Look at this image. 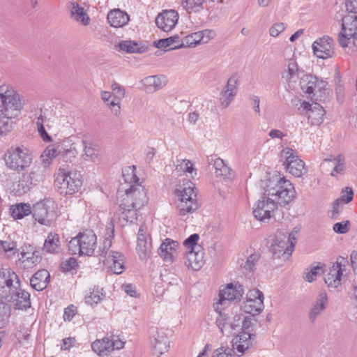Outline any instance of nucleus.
I'll return each instance as SVG.
<instances>
[{
	"instance_id": "nucleus-1",
	"label": "nucleus",
	"mask_w": 357,
	"mask_h": 357,
	"mask_svg": "<svg viewBox=\"0 0 357 357\" xmlns=\"http://www.w3.org/2000/svg\"><path fill=\"white\" fill-rule=\"evenodd\" d=\"M24 105L23 96L13 85L0 84V136L11 130L10 120L21 114Z\"/></svg>"
},
{
	"instance_id": "nucleus-2",
	"label": "nucleus",
	"mask_w": 357,
	"mask_h": 357,
	"mask_svg": "<svg viewBox=\"0 0 357 357\" xmlns=\"http://www.w3.org/2000/svg\"><path fill=\"white\" fill-rule=\"evenodd\" d=\"M121 190L125 191L119 206L121 217L126 222H133L137 219L138 211L148 203L147 190L141 185L126 188L123 184Z\"/></svg>"
},
{
	"instance_id": "nucleus-3",
	"label": "nucleus",
	"mask_w": 357,
	"mask_h": 357,
	"mask_svg": "<svg viewBox=\"0 0 357 357\" xmlns=\"http://www.w3.org/2000/svg\"><path fill=\"white\" fill-rule=\"evenodd\" d=\"M20 283L18 276L9 268H1L0 270V287L8 289L11 299L15 301L17 309L23 310L30 307V294L20 289Z\"/></svg>"
},
{
	"instance_id": "nucleus-4",
	"label": "nucleus",
	"mask_w": 357,
	"mask_h": 357,
	"mask_svg": "<svg viewBox=\"0 0 357 357\" xmlns=\"http://www.w3.org/2000/svg\"><path fill=\"white\" fill-rule=\"evenodd\" d=\"M264 189L266 195L273 198L277 206H286L296 197L293 184L284 177L270 180Z\"/></svg>"
},
{
	"instance_id": "nucleus-5",
	"label": "nucleus",
	"mask_w": 357,
	"mask_h": 357,
	"mask_svg": "<svg viewBox=\"0 0 357 357\" xmlns=\"http://www.w3.org/2000/svg\"><path fill=\"white\" fill-rule=\"evenodd\" d=\"M341 29L337 34V42L344 50L353 52L357 50V15H345L340 20Z\"/></svg>"
},
{
	"instance_id": "nucleus-6",
	"label": "nucleus",
	"mask_w": 357,
	"mask_h": 357,
	"mask_svg": "<svg viewBox=\"0 0 357 357\" xmlns=\"http://www.w3.org/2000/svg\"><path fill=\"white\" fill-rule=\"evenodd\" d=\"M195 189V184L190 181H186L176 188L175 195L178 202L177 207L180 215L190 214L199 208Z\"/></svg>"
},
{
	"instance_id": "nucleus-7",
	"label": "nucleus",
	"mask_w": 357,
	"mask_h": 357,
	"mask_svg": "<svg viewBox=\"0 0 357 357\" xmlns=\"http://www.w3.org/2000/svg\"><path fill=\"white\" fill-rule=\"evenodd\" d=\"M55 185L60 194L73 195L77 192L82 185V176L77 171L59 168L54 175Z\"/></svg>"
},
{
	"instance_id": "nucleus-8",
	"label": "nucleus",
	"mask_w": 357,
	"mask_h": 357,
	"mask_svg": "<svg viewBox=\"0 0 357 357\" xmlns=\"http://www.w3.org/2000/svg\"><path fill=\"white\" fill-rule=\"evenodd\" d=\"M97 246V236L91 230L80 232L68 243V250L72 255L91 256Z\"/></svg>"
},
{
	"instance_id": "nucleus-9",
	"label": "nucleus",
	"mask_w": 357,
	"mask_h": 357,
	"mask_svg": "<svg viewBox=\"0 0 357 357\" xmlns=\"http://www.w3.org/2000/svg\"><path fill=\"white\" fill-rule=\"evenodd\" d=\"M300 230L301 227L296 226L289 234L288 236L282 235V236L277 237L270 249L273 257L282 258L284 261L290 257L297 242Z\"/></svg>"
},
{
	"instance_id": "nucleus-10",
	"label": "nucleus",
	"mask_w": 357,
	"mask_h": 357,
	"mask_svg": "<svg viewBox=\"0 0 357 357\" xmlns=\"http://www.w3.org/2000/svg\"><path fill=\"white\" fill-rule=\"evenodd\" d=\"M349 261L347 258L339 257L337 260L325 271L324 281L330 288H337L344 282L348 274Z\"/></svg>"
},
{
	"instance_id": "nucleus-11",
	"label": "nucleus",
	"mask_w": 357,
	"mask_h": 357,
	"mask_svg": "<svg viewBox=\"0 0 357 357\" xmlns=\"http://www.w3.org/2000/svg\"><path fill=\"white\" fill-rule=\"evenodd\" d=\"M5 162L10 169L21 172L30 166L32 156L26 148L11 147L5 155Z\"/></svg>"
},
{
	"instance_id": "nucleus-12",
	"label": "nucleus",
	"mask_w": 357,
	"mask_h": 357,
	"mask_svg": "<svg viewBox=\"0 0 357 357\" xmlns=\"http://www.w3.org/2000/svg\"><path fill=\"white\" fill-rule=\"evenodd\" d=\"M56 204L52 199H45L35 204L32 213L40 224L49 226L56 219Z\"/></svg>"
},
{
	"instance_id": "nucleus-13",
	"label": "nucleus",
	"mask_w": 357,
	"mask_h": 357,
	"mask_svg": "<svg viewBox=\"0 0 357 357\" xmlns=\"http://www.w3.org/2000/svg\"><path fill=\"white\" fill-rule=\"evenodd\" d=\"M281 158L286 170L296 177H301L307 172L305 162L299 158L296 151L286 147L281 151Z\"/></svg>"
},
{
	"instance_id": "nucleus-14",
	"label": "nucleus",
	"mask_w": 357,
	"mask_h": 357,
	"mask_svg": "<svg viewBox=\"0 0 357 357\" xmlns=\"http://www.w3.org/2000/svg\"><path fill=\"white\" fill-rule=\"evenodd\" d=\"M277 208L274 199L266 195L264 190L263 195L255 203L252 213L257 220L267 222L273 216Z\"/></svg>"
},
{
	"instance_id": "nucleus-15",
	"label": "nucleus",
	"mask_w": 357,
	"mask_h": 357,
	"mask_svg": "<svg viewBox=\"0 0 357 357\" xmlns=\"http://www.w3.org/2000/svg\"><path fill=\"white\" fill-rule=\"evenodd\" d=\"M243 294V289L238 284H228L220 289L218 301L213 304L214 310L216 312L222 311L231 301H238Z\"/></svg>"
},
{
	"instance_id": "nucleus-16",
	"label": "nucleus",
	"mask_w": 357,
	"mask_h": 357,
	"mask_svg": "<svg viewBox=\"0 0 357 357\" xmlns=\"http://www.w3.org/2000/svg\"><path fill=\"white\" fill-rule=\"evenodd\" d=\"M300 114L307 117L308 123L311 126H319L324 121L326 114L324 107L317 102H309L306 100H301L298 107Z\"/></svg>"
},
{
	"instance_id": "nucleus-17",
	"label": "nucleus",
	"mask_w": 357,
	"mask_h": 357,
	"mask_svg": "<svg viewBox=\"0 0 357 357\" xmlns=\"http://www.w3.org/2000/svg\"><path fill=\"white\" fill-rule=\"evenodd\" d=\"M125 342L119 336L106 335L102 339L95 340L91 344L92 350L98 356H108L115 349L119 350L124 347Z\"/></svg>"
},
{
	"instance_id": "nucleus-18",
	"label": "nucleus",
	"mask_w": 357,
	"mask_h": 357,
	"mask_svg": "<svg viewBox=\"0 0 357 357\" xmlns=\"http://www.w3.org/2000/svg\"><path fill=\"white\" fill-rule=\"evenodd\" d=\"M264 294L259 289H250L246 294V298L243 303L242 309L247 314H259L264 308Z\"/></svg>"
},
{
	"instance_id": "nucleus-19",
	"label": "nucleus",
	"mask_w": 357,
	"mask_h": 357,
	"mask_svg": "<svg viewBox=\"0 0 357 357\" xmlns=\"http://www.w3.org/2000/svg\"><path fill=\"white\" fill-rule=\"evenodd\" d=\"M218 315L215 320V324L220 332L227 336L233 335L241 327V314H236L230 319L229 317L221 311L217 312Z\"/></svg>"
},
{
	"instance_id": "nucleus-20",
	"label": "nucleus",
	"mask_w": 357,
	"mask_h": 357,
	"mask_svg": "<svg viewBox=\"0 0 357 357\" xmlns=\"http://www.w3.org/2000/svg\"><path fill=\"white\" fill-rule=\"evenodd\" d=\"M313 54L321 59H328L334 56L333 39L328 36H324L314 41L312 45Z\"/></svg>"
},
{
	"instance_id": "nucleus-21",
	"label": "nucleus",
	"mask_w": 357,
	"mask_h": 357,
	"mask_svg": "<svg viewBox=\"0 0 357 357\" xmlns=\"http://www.w3.org/2000/svg\"><path fill=\"white\" fill-rule=\"evenodd\" d=\"M215 36V32L210 29L195 32L182 38L181 45H177L176 47H194L197 45L208 43Z\"/></svg>"
},
{
	"instance_id": "nucleus-22",
	"label": "nucleus",
	"mask_w": 357,
	"mask_h": 357,
	"mask_svg": "<svg viewBox=\"0 0 357 357\" xmlns=\"http://www.w3.org/2000/svg\"><path fill=\"white\" fill-rule=\"evenodd\" d=\"M136 250L139 257L142 260L147 259L151 257V238L143 226L140 227L137 233Z\"/></svg>"
},
{
	"instance_id": "nucleus-23",
	"label": "nucleus",
	"mask_w": 357,
	"mask_h": 357,
	"mask_svg": "<svg viewBox=\"0 0 357 357\" xmlns=\"http://www.w3.org/2000/svg\"><path fill=\"white\" fill-rule=\"evenodd\" d=\"M178 18V13L175 10H165L156 17L155 24L160 29L169 32L176 26Z\"/></svg>"
},
{
	"instance_id": "nucleus-24",
	"label": "nucleus",
	"mask_w": 357,
	"mask_h": 357,
	"mask_svg": "<svg viewBox=\"0 0 357 357\" xmlns=\"http://www.w3.org/2000/svg\"><path fill=\"white\" fill-rule=\"evenodd\" d=\"M20 257L18 259V266L24 269L34 267L40 261L39 252L30 245H25L21 248Z\"/></svg>"
},
{
	"instance_id": "nucleus-25",
	"label": "nucleus",
	"mask_w": 357,
	"mask_h": 357,
	"mask_svg": "<svg viewBox=\"0 0 357 357\" xmlns=\"http://www.w3.org/2000/svg\"><path fill=\"white\" fill-rule=\"evenodd\" d=\"M57 146L59 158L64 162H71L78 154L76 144L69 137L58 142Z\"/></svg>"
},
{
	"instance_id": "nucleus-26",
	"label": "nucleus",
	"mask_w": 357,
	"mask_h": 357,
	"mask_svg": "<svg viewBox=\"0 0 357 357\" xmlns=\"http://www.w3.org/2000/svg\"><path fill=\"white\" fill-rule=\"evenodd\" d=\"M328 305L327 294L325 291H320L312 303L308 313L310 323L314 324L317 319L326 310Z\"/></svg>"
},
{
	"instance_id": "nucleus-27",
	"label": "nucleus",
	"mask_w": 357,
	"mask_h": 357,
	"mask_svg": "<svg viewBox=\"0 0 357 357\" xmlns=\"http://www.w3.org/2000/svg\"><path fill=\"white\" fill-rule=\"evenodd\" d=\"M178 243L170 238H166L158 248L159 256L166 262H172L177 257Z\"/></svg>"
},
{
	"instance_id": "nucleus-28",
	"label": "nucleus",
	"mask_w": 357,
	"mask_h": 357,
	"mask_svg": "<svg viewBox=\"0 0 357 357\" xmlns=\"http://www.w3.org/2000/svg\"><path fill=\"white\" fill-rule=\"evenodd\" d=\"M151 343L153 354L158 357L167 353L170 347L169 338L165 331L162 329L156 331Z\"/></svg>"
},
{
	"instance_id": "nucleus-29",
	"label": "nucleus",
	"mask_w": 357,
	"mask_h": 357,
	"mask_svg": "<svg viewBox=\"0 0 357 357\" xmlns=\"http://www.w3.org/2000/svg\"><path fill=\"white\" fill-rule=\"evenodd\" d=\"M252 335L248 331H242L233 338L232 347L236 350L237 356H240L252 347Z\"/></svg>"
},
{
	"instance_id": "nucleus-30",
	"label": "nucleus",
	"mask_w": 357,
	"mask_h": 357,
	"mask_svg": "<svg viewBox=\"0 0 357 357\" xmlns=\"http://www.w3.org/2000/svg\"><path fill=\"white\" fill-rule=\"evenodd\" d=\"M197 249L188 251L185 260V266L195 271L199 270L205 262L204 250L202 248Z\"/></svg>"
},
{
	"instance_id": "nucleus-31",
	"label": "nucleus",
	"mask_w": 357,
	"mask_h": 357,
	"mask_svg": "<svg viewBox=\"0 0 357 357\" xmlns=\"http://www.w3.org/2000/svg\"><path fill=\"white\" fill-rule=\"evenodd\" d=\"M82 158L85 161H95L99 158L100 148L98 144L89 137H83L82 140Z\"/></svg>"
},
{
	"instance_id": "nucleus-32",
	"label": "nucleus",
	"mask_w": 357,
	"mask_h": 357,
	"mask_svg": "<svg viewBox=\"0 0 357 357\" xmlns=\"http://www.w3.org/2000/svg\"><path fill=\"white\" fill-rule=\"evenodd\" d=\"M50 278V273L47 270L38 271L30 279L31 286L36 291H42L46 288Z\"/></svg>"
},
{
	"instance_id": "nucleus-33",
	"label": "nucleus",
	"mask_w": 357,
	"mask_h": 357,
	"mask_svg": "<svg viewBox=\"0 0 357 357\" xmlns=\"http://www.w3.org/2000/svg\"><path fill=\"white\" fill-rule=\"evenodd\" d=\"M109 24L113 27H122L129 21L128 15L119 9L111 10L107 15Z\"/></svg>"
},
{
	"instance_id": "nucleus-34",
	"label": "nucleus",
	"mask_w": 357,
	"mask_h": 357,
	"mask_svg": "<svg viewBox=\"0 0 357 357\" xmlns=\"http://www.w3.org/2000/svg\"><path fill=\"white\" fill-rule=\"evenodd\" d=\"M215 174L217 177L224 180L231 179L234 173L231 169L222 159L218 158L214 161Z\"/></svg>"
},
{
	"instance_id": "nucleus-35",
	"label": "nucleus",
	"mask_w": 357,
	"mask_h": 357,
	"mask_svg": "<svg viewBox=\"0 0 357 357\" xmlns=\"http://www.w3.org/2000/svg\"><path fill=\"white\" fill-rule=\"evenodd\" d=\"M70 13L72 17L77 22L86 26L90 22V18L84 8L77 3H71Z\"/></svg>"
},
{
	"instance_id": "nucleus-36",
	"label": "nucleus",
	"mask_w": 357,
	"mask_h": 357,
	"mask_svg": "<svg viewBox=\"0 0 357 357\" xmlns=\"http://www.w3.org/2000/svg\"><path fill=\"white\" fill-rule=\"evenodd\" d=\"M111 258L112 264L110 268L115 274H121L125 269L124 267V255L119 252H111L109 255Z\"/></svg>"
},
{
	"instance_id": "nucleus-37",
	"label": "nucleus",
	"mask_w": 357,
	"mask_h": 357,
	"mask_svg": "<svg viewBox=\"0 0 357 357\" xmlns=\"http://www.w3.org/2000/svg\"><path fill=\"white\" fill-rule=\"evenodd\" d=\"M181 40L178 35H174L173 36L160 39L154 41V47L158 49L169 48V50H177L181 47H176L177 45H181Z\"/></svg>"
},
{
	"instance_id": "nucleus-38",
	"label": "nucleus",
	"mask_w": 357,
	"mask_h": 357,
	"mask_svg": "<svg viewBox=\"0 0 357 357\" xmlns=\"http://www.w3.org/2000/svg\"><path fill=\"white\" fill-rule=\"evenodd\" d=\"M162 79H165V78L153 75L145 77L142 82L149 91H155L165 86V82Z\"/></svg>"
},
{
	"instance_id": "nucleus-39",
	"label": "nucleus",
	"mask_w": 357,
	"mask_h": 357,
	"mask_svg": "<svg viewBox=\"0 0 357 357\" xmlns=\"http://www.w3.org/2000/svg\"><path fill=\"white\" fill-rule=\"evenodd\" d=\"M60 248L59 236L56 234H50L45 239L43 250L50 253L58 252Z\"/></svg>"
},
{
	"instance_id": "nucleus-40",
	"label": "nucleus",
	"mask_w": 357,
	"mask_h": 357,
	"mask_svg": "<svg viewBox=\"0 0 357 357\" xmlns=\"http://www.w3.org/2000/svg\"><path fill=\"white\" fill-rule=\"evenodd\" d=\"M11 215L14 219H22L32 213L31 207L28 204H17L10 208Z\"/></svg>"
},
{
	"instance_id": "nucleus-41",
	"label": "nucleus",
	"mask_w": 357,
	"mask_h": 357,
	"mask_svg": "<svg viewBox=\"0 0 357 357\" xmlns=\"http://www.w3.org/2000/svg\"><path fill=\"white\" fill-rule=\"evenodd\" d=\"M327 82L318 79L317 84L314 86V92L312 93L311 98L316 101H324L327 96Z\"/></svg>"
},
{
	"instance_id": "nucleus-42",
	"label": "nucleus",
	"mask_w": 357,
	"mask_h": 357,
	"mask_svg": "<svg viewBox=\"0 0 357 357\" xmlns=\"http://www.w3.org/2000/svg\"><path fill=\"white\" fill-rule=\"evenodd\" d=\"M119 47L122 51L127 53H143L146 49L137 42L132 40H122L119 45Z\"/></svg>"
},
{
	"instance_id": "nucleus-43",
	"label": "nucleus",
	"mask_w": 357,
	"mask_h": 357,
	"mask_svg": "<svg viewBox=\"0 0 357 357\" xmlns=\"http://www.w3.org/2000/svg\"><path fill=\"white\" fill-rule=\"evenodd\" d=\"M105 298L102 289L93 288L85 296V302L89 305H97Z\"/></svg>"
},
{
	"instance_id": "nucleus-44",
	"label": "nucleus",
	"mask_w": 357,
	"mask_h": 357,
	"mask_svg": "<svg viewBox=\"0 0 357 357\" xmlns=\"http://www.w3.org/2000/svg\"><path fill=\"white\" fill-rule=\"evenodd\" d=\"M318 79H319L317 77L311 75H305L301 79V86L303 91L309 95H312V93L314 92V86L317 84Z\"/></svg>"
},
{
	"instance_id": "nucleus-45",
	"label": "nucleus",
	"mask_w": 357,
	"mask_h": 357,
	"mask_svg": "<svg viewBox=\"0 0 357 357\" xmlns=\"http://www.w3.org/2000/svg\"><path fill=\"white\" fill-rule=\"evenodd\" d=\"M123 178L125 183L131 185H138L139 178L137 176L136 168L135 166L126 167L122 173Z\"/></svg>"
},
{
	"instance_id": "nucleus-46",
	"label": "nucleus",
	"mask_w": 357,
	"mask_h": 357,
	"mask_svg": "<svg viewBox=\"0 0 357 357\" xmlns=\"http://www.w3.org/2000/svg\"><path fill=\"white\" fill-rule=\"evenodd\" d=\"M43 176L40 167H33L28 174H24L22 176L23 181L27 184H35L43 180Z\"/></svg>"
},
{
	"instance_id": "nucleus-47",
	"label": "nucleus",
	"mask_w": 357,
	"mask_h": 357,
	"mask_svg": "<svg viewBox=\"0 0 357 357\" xmlns=\"http://www.w3.org/2000/svg\"><path fill=\"white\" fill-rule=\"evenodd\" d=\"M17 252V244L15 242L8 238L6 240H0V253L4 254L7 257H11Z\"/></svg>"
},
{
	"instance_id": "nucleus-48",
	"label": "nucleus",
	"mask_w": 357,
	"mask_h": 357,
	"mask_svg": "<svg viewBox=\"0 0 357 357\" xmlns=\"http://www.w3.org/2000/svg\"><path fill=\"white\" fill-rule=\"evenodd\" d=\"M176 168L180 171H182L184 174H189L192 178L197 175V169L195 168V165L189 160H181L178 161Z\"/></svg>"
},
{
	"instance_id": "nucleus-49",
	"label": "nucleus",
	"mask_w": 357,
	"mask_h": 357,
	"mask_svg": "<svg viewBox=\"0 0 357 357\" xmlns=\"http://www.w3.org/2000/svg\"><path fill=\"white\" fill-rule=\"evenodd\" d=\"M206 0H182L181 5L188 13L199 12Z\"/></svg>"
},
{
	"instance_id": "nucleus-50",
	"label": "nucleus",
	"mask_w": 357,
	"mask_h": 357,
	"mask_svg": "<svg viewBox=\"0 0 357 357\" xmlns=\"http://www.w3.org/2000/svg\"><path fill=\"white\" fill-rule=\"evenodd\" d=\"M298 68L296 62L294 60H290L287 66V70L284 73L283 77L289 81H294L298 77Z\"/></svg>"
},
{
	"instance_id": "nucleus-51",
	"label": "nucleus",
	"mask_w": 357,
	"mask_h": 357,
	"mask_svg": "<svg viewBox=\"0 0 357 357\" xmlns=\"http://www.w3.org/2000/svg\"><path fill=\"white\" fill-rule=\"evenodd\" d=\"M121 100L119 99L115 98L113 97L109 102H107L105 105L109 109L111 114L116 116L119 117L121 113Z\"/></svg>"
},
{
	"instance_id": "nucleus-52",
	"label": "nucleus",
	"mask_w": 357,
	"mask_h": 357,
	"mask_svg": "<svg viewBox=\"0 0 357 357\" xmlns=\"http://www.w3.org/2000/svg\"><path fill=\"white\" fill-rule=\"evenodd\" d=\"M236 95L234 93H230L229 91H227L225 89L222 88L220 93V105L222 108L226 109L229 107V105L234 100L235 96Z\"/></svg>"
},
{
	"instance_id": "nucleus-53",
	"label": "nucleus",
	"mask_w": 357,
	"mask_h": 357,
	"mask_svg": "<svg viewBox=\"0 0 357 357\" xmlns=\"http://www.w3.org/2000/svg\"><path fill=\"white\" fill-rule=\"evenodd\" d=\"M238 77L236 74L231 75L223 89L235 95L238 93Z\"/></svg>"
},
{
	"instance_id": "nucleus-54",
	"label": "nucleus",
	"mask_w": 357,
	"mask_h": 357,
	"mask_svg": "<svg viewBox=\"0 0 357 357\" xmlns=\"http://www.w3.org/2000/svg\"><path fill=\"white\" fill-rule=\"evenodd\" d=\"M354 192L352 189L347 187L342 190L340 197L335 200L336 204H348L352 200Z\"/></svg>"
},
{
	"instance_id": "nucleus-55",
	"label": "nucleus",
	"mask_w": 357,
	"mask_h": 357,
	"mask_svg": "<svg viewBox=\"0 0 357 357\" xmlns=\"http://www.w3.org/2000/svg\"><path fill=\"white\" fill-rule=\"evenodd\" d=\"M322 271L319 266H314L305 273L304 279L305 281L312 282L316 280L317 276L320 275Z\"/></svg>"
},
{
	"instance_id": "nucleus-56",
	"label": "nucleus",
	"mask_w": 357,
	"mask_h": 357,
	"mask_svg": "<svg viewBox=\"0 0 357 357\" xmlns=\"http://www.w3.org/2000/svg\"><path fill=\"white\" fill-rule=\"evenodd\" d=\"M199 239V236L197 234L190 235L183 242V245L186 248L188 251L191 250H197V248H201L197 245V241Z\"/></svg>"
},
{
	"instance_id": "nucleus-57",
	"label": "nucleus",
	"mask_w": 357,
	"mask_h": 357,
	"mask_svg": "<svg viewBox=\"0 0 357 357\" xmlns=\"http://www.w3.org/2000/svg\"><path fill=\"white\" fill-rule=\"evenodd\" d=\"M111 89L112 90L114 97L116 99L122 100L126 96V90L123 86L117 82H113L111 84Z\"/></svg>"
},
{
	"instance_id": "nucleus-58",
	"label": "nucleus",
	"mask_w": 357,
	"mask_h": 357,
	"mask_svg": "<svg viewBox=\"0 0 357 357\" xmlns=\"http://www.w3.org/2000/svg\"><path fill=\"white\" fill-rule=\"evenodd\" d=\"M287 26L285 23H283V22L275 23L269 29V34L271 37L276 38L281 33H282L287 29Z\"/></svg>"
},
{
	"instance_id": "nucleus-59",
	"label": "nucleus",
	"mask_w": 357,
	"mask_h": 357,
	"mask_svg": "<svg viewBox=\"0 0 357 357\" xmlns=\"http://www.w3.org/2000/svg\"><path fill=\"white\" fill-rule=\"evenodd\" d=\"M351 223L349 220L342 221L334 224L333 231L337 234H346L349 231Z\"/></svg>"
},
{
	"instance_id": "nucleus-60",
	"label": "nucleus",
	"mask_w": 357,
	"mask_h": 357,
	"mask_svg": "<svg viewBox=\"0 0 357 357\" xmlns=\"http://www.w3.org/2000/svg\"><path fill=\"white\" fill-rule=\"evenodd\" d=\"M331 161V160H328ZM331 162L334 165L333 170L331 172V175L333 176H335L337 174H341L344 172V160L342 159L340 156L335 158Z\"/></svg>"
},
{
	"instance_id": "nucleus-61",
	"label": "nucleus",
	"mask_w": 357,
	"mask_h": 357,
	"mask_svg": "<svg viewBox=\"0 0 357 357\" xmlns=\"http://www.w3.org/2000/svg\"><path fill=\"white\" fill-rule=\"evenodd\" d=\"M259 259V254L255 253L250 255L244 265V268L250 272H252L255 270L256 263L258 261Z\"/></svg>"
},
{
	"instance_id": "nucleus-62",
	"label": "nucleus",
	"mask_w": 357,
	"mask_h": 357,
	"mask_svg": "<svg viewBox=\"0 0 357 357\" xmlns=\"http://www.w3.org/2000/svg\"><path fill=\"white\" fill-rule=\"evenodd\" d=\"M42 158H47L52 160L55 158H59V150L57 146V142L53 145L48 146L41 155Z\"/></svg>"
},
{
	"instance_id": "nucleus-63",
	"label": "nucleus",
	"mask_w": 357,
	"mask_h": 357,
	"mask_svg": "<svg viewBox=\"0 0 357 357\" xmlns=\"http://www.w3.org/2000/svg\"><path fill=\"white\" fill-rule=\"evenodd\" d=\"M77 266V260L75 258L70 257L61 264V268L63 271L68 272L76 268Z\"/></svg>"
},
{
	"instance_id": "nucleus-64",
	"label": "nucleus",
	"mask_w": 357,
	"mask_h": 357,
	"mask_svg": "<svg viewBox=\"0 0 357 357\" xmlns=\"http://www.w3.org/2000/svg\"><path fill=\"white\" fill-rule=\"evenodd\" d=\"M212 357H234V355L231 349L220 347L214 351Z\"/></svg>"
}]
</instances>
